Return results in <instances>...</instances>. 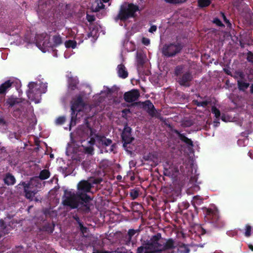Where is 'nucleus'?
I'll use <instances>...</instances> for the list:
<instances>
[{
	"mask_svg": "<svg viewBox=\"0 0 253 253\" xmlns=\"http://www.w3.org/2000/svg\"><path fill=\"white\" fill-rule=\"evenodd\" d=\"M102 178L100 177L93 178L90 180V183L94 184H99L102 181Z\"/></svg>",
	"mask_w": 253,
	"mask_h": 253,
	"instance_id": "obj_36",
	"label": "nucleus"
},
{
	"mask_svg": "<svg viewBox=\"0 0 253 253\" xmlns=\"http://www.w3.org/2000/svg\"><path fill=\"white\" fill-rule=\"evenodd\" d=\"M184 209H187L189 207V203H185L184 205Z\"/></svg>",
	"mask_w": 253,
	"mask_h": 253,
	"instance_id": "obj_55",
	"label": "nucleus"
},
{
	"mask_svg": "<svg viewBox=\"0 0 253 253\" xmlns=\"http://www.w3.org/2000/svg\"><path fill=\"white\" fill-rule=\"evenodd\" d=\"M88 143L90 144V146L84 147V151L86 154L92 155L94 152V148L92 146L93 145H91L89 142Z\"/></svg>",
	"mask_w": 253,
	"mask_h": 253,
	"instance_id": "obj_29",
	"label": "nucleus"
},
{
	"mask_svg": "<svg viewBox=\"0 0 253 253\" xmlns=\"http://www.w3.org/2000/svg\"><path fill=\"white\" fill-rule=\"evenodd\" d=\"M14 137L16 138V139H18L19 138V134H17V133L16 132H14Z\"/></svg>",
	"mask_w": 253,
	"mask_h": 253,
	"instance_id": "obj_58",
	"label": "nucleus"
},
{
	"mask_svg": "<svg viewBox=\"0 0 253 253\" xmlns=\"http://www.w3.org/2000/svg\"><path fill=\"white\" fill-rule=\"evenodd\" d=\"M206 214L209 222L195 226V233L198 236H201L204 235L210 236L211 235V230L209 228L210 224H211L215 228L219 230L223 229L226 227V222L219 216V212L217 210L207 209Z\"/></svg>",
	"mask_w": 253,
	"mask_h": 253,
	"instance_id": "obj_1",
	"label": "nucleus"
},
{
	"mask_svg": "<svg viewBox=\"0 0 253 253\" xmlns=\"http://www.w3.org/2000/svg\"><path fill=\"white\" fill-rule=\"evenodd\" d=\"M136 230L130 229H129L127 234V235L126 237V242L128 243H130V242L131 240L132 237L134 235V234L136 233Z\"/></svg>",
	"mask_w": 253,
	"mask_h": 253,
	"instance_id": "obj_25",
	"label": "nucleus"
},
{
	"mask_svg": "<svg viewBox=\"0 0 253 253\" xmlns=\"http://www.w3.org/2000/svg\"><path fill=\"white\" fill-rule=\"evenodd\" d=\"M11 85V83L9 81L5 82L0 86V93H4L5 90L10 87Z\"/></svg>",
	"mask_w": 253,
	"mask_h": 253,
	"instance_id": "obj_24",
	"label": "nucleus"
},
{
	"mask_svg": "<svg viewBox=\"0 0 253 253\" xmlns=\"http://www.w3.org/2000/svg\"><path fill=\"white\" fill-rule=\"evenodd\" d=\"M147 105L148 106V108L149 110V113L151 115H153L154 114V105L149 101L147 102Z\"/></svg>",
	"mask_w": 253,
	"mask_h": 253,
	"instance_id": "obj_33",
	"label": "nucleus"
},
{
	"mask_svg": "<svg viewBox=\"0 0 253 253\" xmlns=\"http://www.w3.org/2000/svg\"><path fill=\"white\" fill-rule=\"evenodd\" d=\"M191 216H192V218H193V217H194V214H193V213H192V212H191Z\"/></svg>",
	"mask_w": 253,
	"mask_h": 253,
	"instance_id": "obj_62",
	"label": "nucleus"
},
{
	"mask_svg": "<svg viewBox=\"0 0 253 253\" xmlns=\"http://www.w3.org/2000/svg\"><path fill=\"white\" fill-rule=\"evenodd\" d=\"M37 45L40 48H44L52 46L51 42H50V37L46 33L38 34L36 37Z\"/></svg>",
	"mask_w": 253,
	"mask_h": 253,
	"instance_id": "obj_6",
	"label": "nucleus"
},
{
	"mask_svg": "<svg viewBox=\"0 0 253 253\" xmlns=\"http://www.w3.org/2000/svg\"><path fill=\"white\" fill-rule=\"evenodd\" d=\"M50 176V172L47 169L42 170L39 174V178L41 180H45L49 178Z\"/></svg>",
	"mask_w": 253,
	"mask_h": 253,
	"instance_id": "obj_23",
	"label": "nucleus"
},
{
	"mask_svg": "<svg viewBox=\"0 0 253 253\" xmlns=\"http://www.w3.org/2000/svg\"><path fill=\"white\" fill-rule=\"evenodd\" d=\"M189 252V249H186V253H188Z\"/></svg>",
	"mask_w": 253,
	"mask_h": 253,
	"instance_id": "obj_64",
	"label": "nucleus"
},
{
	"mask_svg": "<svg viewBox=\"0 0 253 253\" xmlns=\"http://www.w3.org/2000/svg\"><path fill=\"white\" fill-rule=\"evenodd\" d=\"M123 112H129V111L128 110H125V111H123Z\"/></svg>",
	"mask_w": 253,
	"mask_h": 253,
	"instance_id": "obj_63",
	"label": "nucleus"
},
{
	"mask_svg": "<svg viewBox=\"0 0 253 253\" xmlns=\"http://www.w3.org/2000/svg\"><path fill=\"white\" fill-rule=\"evenodd\" d=\"M65 121V118L64 117H60L56 120L57 125H62Z\"/></svg>",
	"mask_w": 253,
	"mask_h": 253,
	"instance_id": "obj_37",
	"label": "nucleus"
},
{
	"mask_svg": "<svg viewBox=\"0 0 253 253\" xmlns=\"http://www.w3.org/2000/svg\"><path fill=\"white\" fill-rule=\"evenodd\" d=\"M22 185L24 186V192L25 193V197L29 199H32L34 196V193L33 191H28L27 188H28L29 186L25 182L22 183Z\"/></svg>",
	"mask_w": 253,
	"mask_h": 253,
	"instance_id": "obj_20",
	"label": "nucleus"
},
{
	"mask_svg": "<svg viewBox=\"0 0 253 253\" xmlns=\"http://www.w3.org/2000/svg\"><path fill=\"white\" fill-rule=\"evenodd\" d=\"M156 158V155L152 153H149L147 154L144 155L143 156V159L144 161L152 162H154Z\"/></svg>",
	"mask_w": 253,
	"mask_h": 253,
	"instance_id": "obj_22",
	"label": "nucleus"
},
{
	"mask_svg": "<svg viewBox=\"0 0 253 253\" xmlns=\"http://www.w3.org/2000/svg\"><path fill=\"white\" fill-rule=\"evenodd\" d=\"M121 138L123 143V147L127 150V148H129L127 145L130 144L134 139L131 135V127H124L121 134Z\"/></svg>",
	"mask_w": 253,
	"mask_h": 253,
	"instance_id": "obj_7",
	"label": "nucleus"
},
{
	"mask_svg": "<svg viewBox=\"0 0 253 253\" xmlns=\"http://www.w3.org/2000/svg\"><path fill=\"white\" fill-rule=\"evenodd\" d=\"M76 42L74 41L69 40L65 42V45L67 47H72L74 48L76 46Z\"/></svg>",
	"mask_w": 253,
	"mask_h": 253,
	"instance_id": "obj_30",
	"label": "nucleus"
},
{
	"mask_svg": "<svg viewBox=\"0 0 253 253\" xmlns=\"http://www.w3.org/2000/svg\"><path fill=\"white\" fill-rule=\"evenodd\" d=\"M175 132L178 134V138L183 142H184L186 144L193 146V141L190 139L187 138L185 136V135L183 133H180L177 130H175Z\"/></svg>",
	"mask_w": 253,
	"mask_h": 253,
	"instance_id": "obj_18",
	"label": "nucleus"
},
{
	"mask_svg": "<svg viewBox=\"0 0 253 253\" xmlns=\"http://www.w3.org/2000/svg\"><path fill=\"white\" fill-rule=\"evenodd\" d=\"M165 175H173L179 172V168L177 166L174 165L173 164H169V162H166L165 165Z\"/></svg>",
	"mask_w": 253,
	"mask_h": 253,
	"instance_id": "obj_11",
	"label": "nucleus"
},
{
	"mask_svg": "<svg viewBox=\"0 0 253 253\" xmlns=\"http://www.w3.org/2000/svg\"><path fill=\"white\" fill-rule=\"evenodd\" d=\"M5 123L2 120H0V125H5Z\"/></svg>",
	"mask_w": 253,
	"mask_h": 253,
	"instance_id": "obj_57",
	"label": "nucleus"
},
{
	"mask_svg": "<svg viewBox=\"0 0 253 253\" xmlns=\"http://www.w3.org/2000/svg\"><path fill=\"white\" fill-rule=\"evenodd\" d=\"M245 236L249 237L251 235L252 226L249 224H247L245 226Z\"/></svg>",
	"mask_w": 253,
	"mask_h": 253,
	"instance_id": "obj_31",
	"label": "nucleus"
},
{
	"mask_svg": "<svg viewBox=\"0 0 253 253\" xmlns=\"http://www.w3.org/2000/svg\"><path fill=\"white\" fill-rule=\"evenodd\" d=\"M8 103L10 106H12L15 103V100L13 99H10L8 101Z\"/></svg>",
	"mask_w": 253,
	"mask_h": 253,
	"instance_id": "obj_50",
	"label": "nucleus"
},
{
	"mask_svg": "<svg viewBox=\"0 0 253 253\" xmlns=\"http://www.w3.org/2000/svg\"><path fill=\"white\" fill-rule=\"evenodd\" d=\"M93 253H110L108 251H102L98 250H94Z\"/></svg>",
	"mask_w": 253,
	"mask_h": 253,
	"instance_id": "obj_49",
	"label": "nucleus"
},
{
	"mask_svg": "<svg viewBox=\"0 0 253 253\" xmlns=\"http://www.w3.org/2000/svg\"><path fill=\"white\" fill-rule=\"evenodd\" d=\"M40 87V84H38L34 82L30 83L29 84V87L30 89V93L29 94V96L30 98L32 97V93H35L38 94H40L41 93V91L39 90Z\"/></svg>",
	"mask_w": 253,
	"mask_h": 253,
	"instance_id": "obj_14",
	"label": "nucleus"
},
{
	"mask_svg": "<svg viewBox=\"0 0 253 253\" xmlns=\"http://www.w3.org/2000/svg\"><path fill=\"white\" fill-rule=\"evenodd\" d=\"M213 23L216 24L217 25H218L219 26H221L223 25L222 24L221 22L220 21V20L217 18H215L214 19Z\"/></svg>",
	"mask_w": 253,
	"mask_h": 253,
	"instance_id": "obj_41",
	"label": "nucleus"
},
{
	"mask_svg": "<svg viewBox=\"0 0 253 253\" xmlns=\"http://www.w3.org/2000/svg\"><path fill=\"white\" fill-rule=\"evenodd\" d=\"M222 16H223V19H224V21L225 22H228V21L227 20L225 16L223 14H222Z\"/></svg>",
	"mask_w": 253,
	"mask_h": 253,
	"instance_id": "obj_59",
	"label": "nucleus"
},
{
	"mask_svg": "<svg viewBox=\"0 0 253 253\" xmlns=\"http://www.w3.org/2000/svg\"><path fill=\"white\" fill-rule=\"evenodd\" d=\"M174 248V242L172 239H169L166 243L162 244L161 252L167 250L172 249Z\"/></svg>",
	"mask_w": 253,
	"mask_h": 253,
	"instance_id": "obj_17",
	"label": "nucleus"
},
{
	"mask_svg": "<svg viewBox=\"0 0 253 253\" xmlns=\"http://www.w3.org/2000/svg\"><path fill=\"white\" fill-rule=\"evenodd\" d=\"M209 103V101H204L202 102H200V106L206 107Z\"/></svg>",
	"mask_w": 253,
	"mask_h": 253,
	"instance_id": "obj_45",
	"label": "nucleus"
},
{
	"mask_svg": "<svg viewBox=\"0 0 253 253\" xmlns=\"http://www.w3.org/2000/svg\"><path fill=\"white\" fill-rule=\"evenodd\" d=\"M234 77L237 79V80H242L244 79V75L243 73L241 72H237L235 73L234 75Z\"/></svg>",
	"mask_w": 253,
	"mask_h": 253,
	"instance_id": "obj_35",
	"label": "nucleus"
},
{
	"mask_svg": "<svg viewBox=\"0 0 253 253\" xmlns=\"http://www.w3.org/2000/svg\"><path fill=\"white\" fill-rule=\"evenodd\" d=\"M53 42L52 43V46H56L61 43L62 40L61 38L59 36H55L52 38Z\"/></svg>",
	"mask_w": 253,
	"mask_h": 253,
	"instance_id": "obj_26",
	"label": "nucleus"
},
{
	"mask_svg": "<svg viewBox=\"0 0 253 253\" xmlns=\"http://www.w3.org/2000/svg\"><path fill=\"white\" fill-rule=\"evenodd\" d=\"M54 226H55V225L53 223L52 225L50 224H45L43 227V229L45 231H46L49 233H52L54 231Z\"/></svg>",
	"mask_w": 253,
	"mask_h": 253,
	"instance_id": "obj_27",
	"label": "nucleus"
},
{
	"mask_svg": "<svg viewBox=\"0 0 253 253\" xmlns=\"http://www.w3.org/2000/svg\"><path fill=\"white\" fill-rule=\"evenodd\" d=\"M86 19H87V21L89 22H93L95 20V17L94 16L90 15L88 14H87L86 15Z\"/></svg>",
	"mask_w": 253,
	"mask_h": 253,
	"instance_id": "obj_40",
	"label": "nucleus"
},
{
	"mask_svg": "<svg viewBox=\"0 0 253 253\" xmlns=\"http://www.w3.org/2000/svg\"><path fill=\"white\" fill-rule=\"evenodd\" d=\"M238 88L240 90L244 91L249 86V84L244 81L243 79L238 80L237 81Z\"/></svg>",
	"mask_w": 253,
	"mask_h": 253,
	"instance_id": "obj_21",
	"label": "nucleus"
},
{
	"mask_svg": "<svg viewBox=\"0 0 253 253\" xmlns=\"http://www.w3.org/2000/svg\"><path fill=\"white\" fill-rule=\"evenodd\" d=\"M89 132L90 140L89 142L91 145H96L99 148H106L107 146H110L108 150H106V152H113L116 147L115 143L112 144L111 139L107 138L102 135H100L95 133L94 127H78L77 131Z\"/></svg>",
	"mask_w": 253,
	"mask_h": 253,
	"instance_id": "obj_2",
	"label": "nucleus"
},
{
	"mask_svg": "<svg viewBox=\"0 0 253 253\" xmlns=\"http://www.w3.org/2000/svg\"><path fill=\"white\" fill-rule=\"evenodd\" d=\"M104 6L101 0H96L92 3L91 8L93 11L97 12L104 9Z\"/></svg>",
	"mask_w": 253,
	"mask_h": 253,
	"instance_id": "obj_15",
	"label": "nucleus"
},
{
	"mask_svg": "<svg viewBox=\"0 0 253 253\" xmlns=\"http://www.w3.org/2000/svg\"><path fill=\"white\" fill-rule=\"evenodd\" d=\"M138 10V7L133 4H129L127 5H123L121 7L120 12L116 17V20H126L130 17H132L134 13Z\"/></svg>",
	"mask_w": 253,
	"mask_h": 253,
	"instance_id": "obj_4",
	"label": "nucleus"
},
{
	"mask_svg": "<svg viewBox=\"0 0 253 253\" xmlns=\"http://www.w3.org/2000/svg\"><path fill=\"white\" fill-rule=\"evenodd\" d=\"M65 194L67 196H65L63 200V205L65 206H68L72 209H75L78 208L79 206V201L81 200L85 204L84 205L86 211H90L89 206L87 204L92 200L90 197L87 194L81 193H74L71 191L68 192L65 190Z\"/></svg>",
	"mask_w": 253,
	"mask_h": 253,
	"instance_id": "obj_3",
	"label": "nucleus"
},
{
	"mask_svg": "<svg viewBox=\"0 0 253 253\" xmlns=\"http://www.w3.org/2000/svg\"><path fill=\"white\" fill-rule=\"evenodd\" d=\"M157 30V27L156 26H152L149 30V32L150 33H153L156 31Z\"/></svg>",
	"mask_w": 253,
	"mask_h": 253,
	"instance_id": "obj_48",
	"label": "nucleus"
},
{
	"mask_svg": "<svg viewBox=\"0 0 253 253\" xmlns=\"http://www.w3.org/2000/svg\"><path fill=\"white\" fill-rule=\"evenodd\" d=\"M0 222L1 223V228H2L4 229L5 227L4 222L3 220H0Z\"/></svg>",
	"mask_w": 253,
	"mask_h": 253,
	"instance_id": "obj_53",
	"label": "nucleus"
},
{
	"mask_svg": "<svg viewBox=\"0 0 253 253\" xmlns=\"http://www.w3.org/2000/svg\"><path fill=\"white\" fill-rule=\"evenodd\" d=\"M92 187L90 182L86 180H82L78 184V191L77 193L87 194L86 193L90 192Z\"/></svg>",
	"mask_w": 253,
	"mask_h": 253,
	"instance_id": "obj_10",
	"label": "nucleus"
},
{
	"mask_svg": "<svg viewBox=\"0 0 253 253\" xmlns=\"http://www.w3.org/2000/svg\"><path fill=\"white\" fill-rule=\"evenodd\" d=\"M192 76L189 73H187L184 74L178 80V83L181 85L188 86L190 85V82L192 80Z\"/></svg>",
	"mask_w": 253,
	"mask_h": 253,
	"instance_id": "obj_13",
	"label": "nucleus"
},
{
	"mask_svg": "<svg viewBox=\"0 0 253 253\" xmlns=\"http://www.w3.org/2000/svg\"><path fill=\"white\" fill-rule=\"evenodd\" d=\"M194 208L195 210L196 211V212L197 213V208L196 207L195 205H194Z\"/></svg>",
	"mask_w": 253,
	"mask_h": 253,
	"instance_id": "obj_61",
	"label": "nucleus"
},
{
	"mask_svg": "<svg viewBox=\"0 0 253 253\" xmlns=\"http://www.w3.org/2000/svg\"><path fill=\"white\" fill-rule=\"evenodd\" d=\"M253 59V54L251 52L248 53L247 59L248 61L252 62Z\"/></svg>",
	"mask_w": 253,
	"mask_h": 253,
	"instance_id": "obj_47",
	"label": "nucleus"
},
{
	"mask_svg": "<svg viewBox=\"0 0 253 253\" xmlns=\"http://www.w3.org/2000/svg\"><path fill=\"white\" fill-rule=\"evenodd\" d=\"M226 234L229 236H233L234 235L235 232L232 231H228L227 232Z\"/></svg>",
	"mask_w": 253,
	"mask_h": 253,
	"instance_id": "obj_51",
	"label": "nucleus"
},
{
	"mask_svg": "<svg viewBox=\"0 0 253 253\" xmlns=\"http://www.w3.org/2000/svg\"><path fill=\"white\" fill-rule=\"evenodd\" d=\"M139 193V190L133 189L130 190L129 195L132 200H135L138 197Z\"/></svg>",
	"mask_w": 253,
	"mask_h": 253,
	"instance_id": "obj_28",
	"label": "nucleus"
},
{
	"mask_svg": "<svg viewBox=\"0 0 253 253\" xmlns=\"http://www.w3.org/2000/svg\"><path fill=\"white\" fill-rule=\"evenodd\" d=\"M145 248L143 246H140L137 249V253H143Z\"/></svg>",
	"mask_w": 253,
	"mask_h": 253,
	"instance_id": "obj_46",
	"label": "nucleus"
},
{
	"mask_svg": "<svg viewBox=\"0 0 253 253\" xmlns=\"http://www.w3.org/2000/svg\"><path fill=\"white\" fill-rule=\"evenodd\" d=\"M84 103L83 102L82 98L79 96L77 98L74 99L72 101V104L71 106V110L72 111V120H71V125H75V124H73V118L75 115L76 112H80L83 110L84 107Z\"/></svg>",
	"mask_w": 253,
	"mask_h": 253,
	"instance_id": "obj_9",
	"label": "nucleus"
},
{
	"mask_svg": "<svg viewBox=\"0 0 253 253\" xmlns=\"http://www.w3.org/2000/svg\"><path fill=\"white\" fill-rule=\"evenodd\" d=\"M142 42L145 45H148L150 43V40L147 38H143L142 39Z\"/></svg>",
	"mask_w": 253,
	"mask_h": 253,
	"instance_id": "obj_43",
	"label": "nucleus"
},
{
	"mask_svg": "<svg viewBox=\"0 0 253 253\" xmlns=\"http://www.w3.org/2000/svg\"><path fill=\"white\" fill-rule=\"evenodd\" d=\"M212 112L214 114L215 117L217 118L220 115V112L218 109L215 107H212L211 108Z\"/></svg>",
	"mask_w": 253,
	"mask_h": 253,
	"instance_id": "obj_34",
	"label": "nucleus"
},
{
	"mask_svg": "<svg viewBox=\"0 0 253 253\" xmlns=\"http://www.w3.org/2000/svg\"><path fill=\"white\" fill-rule=\"evenodd\" d=\"M161 238V234L160 233L153 236L146 244L148 246V248L153 250L156 252H161L162 243L160 242V240Z\"/></svg>",
	"mask_w": 253,
	"mask_h": 253,
	"instance_id": "obj_5",
	"label": "nucleus"
},
{
	"mask_svg": "<svg viewBox=\"0 0 253 253\" xmlns=\"http://www.w3.org/2000/svg\"><path fill=\"white\" fill-rule=\"evenodd\" d=\"M181 46L179 44H170L165 45L162 49L163 54L166 56L170 57L175 55L181 49Z\"/></svg>",
	"mask_w": 253,
	"mask_h": 253,
	"instance_id": "obj_8",
	"label": "nucleus"
},
{
	"mask_svg": "<svg viewBox=\"0 0 253 253\" xmlns=\"http://www.w3.org/2000/svg\"><path fill=\"white\" fill-rule=\"evenodd\" d=\"M251 92L253 93V85H252L251 87Z\"/></svg>",
	"mask_w": 253,
	"mask_h": 253,
	"instance_id": "obj_60",
	"label": "nucleus"
},
{
	"mask_svg": "<svg viewBox=\"0 0 253 253\" xmlns=\"http://www.w3.org/2000/svg\"><path fill=\"white\" fill-rule=\"evenodd\" d=\"M249 248L253 252V245L250 244L249 245Z\"/></svg>",
	"mask_w": 253,
	"mask_h": 253,
	"instance_id": "obj_56",
	"label": "nucleus"
},
{
	"mask_svg": "<svg viewBox=\"0 0 253 253\" xmlns=\"http://www.w3.org/2000/svg\"><path fill=\"white\" fill-rule=\"evenodd\" d=\"M139 96V93L135 89L126 92L124 94V99L127 102H131L136 100Z\"/></svg>",
	"mask_w": 253,
	"mask_h": 253,
	"instance_id": "obj_12",
	"label": "nucleus"
},
{
	"mask_svg": "<svg viewBox=\"0 0 253 253\" xmlns=\"http://www.w3.org/2000/svg\"><path fill=\"white\" fill-rule=\"evenodd\" d=\"M80 230L83 233H86L87 231V228L84 227L82 223H79Z\"/></svg>",
	"mask_w": 253,
	"mask_h": 253,
	"instance_id": "obj_38",
	"label": "nucleus"
},
{
	"mask_svg": "<svg viewBox=\"0 0 253 253\" xmlns=\"http://www.w3.org/2000/svg\"><path fill=\"white\" fill-rule=\"evenodd\" d=\"M118 74L119 76L123 78H126L127 77L128 74L127 71L126 70L125 66L123 65H119L118 66Z\"/></svg>",
	"mask_w": 253,
	"mask_h": 253,
	"instance_id": "obj_19",
	"label": "nucleus"
},
{
	"mask_svg": "<svg viewBox=\"0 0 253 253\" xmlns=\"http://www.w3.org/2000/svg\"><path fill=\"white\" fill-rule=\"evenodd\" d=\"M210 3V0H199V4L201 7L207 6Z\"/></svg>",
	"mask_w": 253,
	"mask_h": 253,
	"instance_id": "obj_32",
	"label": "nucleus"
},
{
	"mask_svg": "<svg viewBox=\"0 0 253 253\" xmlns=\"http://www.w3.org/2000/svg\"><path fill=\"white\" fill-rule=\"evenodd\" d=\"M248 154L252 159H253V151H249Z\"/></svg>",
	"mask_w": 253,
	"mask_h": 253,
	"instance_id": "obj_52",
	"label": "nucleus"
},
{
	"mask_svg": "<svg viewBox=\"0 0 253 253\" xmlns=\"http://www.w3.org/2000/svg\"><path fill=\"white\" fill-rule=\"evenodd\" d=\"M182 70V67L181 66L177 67L175 69V73L177 75L180 74Z\"/></svg>",
	"mask_w": 253,
	"mask_h": 253,
	"instance_id": "obj_44",
	"label": "nucleus"
},
{
	"mask_svg": "<svg viewBox=\"0 0 253 253\" xmlns=\"http://www.w3.org/2000/svg\"><path fill=\"white\" fill-rule=\"evenodd\" d=\"M186 0H165L167 2L176 3L179 2H183Z\"/></svg>",
	"mask_w": 253,
	"mask_h": 253,
	"instance_id": "obj_39",
	"label": "nucleus"
},
{
	"mask_svg": "<svg viewBox=\"0 0 253 253\" xmlns=\"http://www.w3.org/2000/svg\"><path fill=\"white\" fill-rule=\"evenodd\" d=\"M4 182L7 185H13L15 183L16 179L11 173H7L4 178Z\"/></svg>",
	"mask_w": 253,
	"mask_h": 253,
	"instance_id": "obj_16",
	"label": "nucleus"
},
{
	"mask_svg": "<svg viewBox=\"0 0 253 253\" xmlns=\"http://www.w3.org/2000/svg\"><path fill=\"white\" fill-rule=\"evenodd\" d=\"M193 103L198 106H200V101H198L197 100H194Z\"/></svg>",
	"mask_w": 253,
	"mask_h": 253,
	"instance_id": "obj_54",
	"label": "nucleus"
},
{
	"mask_svg": "<svg viewBox=\"0 0 253 253\" xmlns=\"http://www.w3.org/2000/svg\"><path fill=\"white\" fill-rule=\"evenodd\" d=\"M194 200L196 201L198 204H200L202 203V199L200 198L199 196H195L194 197Z\"/></svg>",
	"mask_w": 253,
	"mask_h": 253,
	"instance_id": "obj_42",
	"label": "nucleus"
}]
</instances>
